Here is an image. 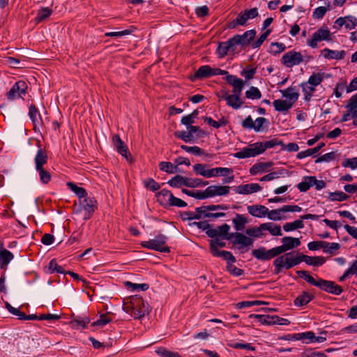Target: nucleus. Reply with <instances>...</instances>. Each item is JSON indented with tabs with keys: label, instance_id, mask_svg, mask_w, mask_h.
<instances>
[{
	"label": "nucleus",
	"instance_id": "f257e3e1",
	"mask_svg": "<svg viewBox=\"0 0 357 357\" xmlns=\"http://www.w3.org/2000/svg\"><path fill=\"white\" fill-rule=\"evenodd\" d=\"M296 273L299 277L303 278L310 284L314 285L327 293L338 296L343 292L342 287L335 284L333 281L326 280L319 278L317 280H315L307 271H297Z\"/></svg>",
	"mask_w": 357,
	"mask_h": 357
},
{
	"label": "nucleus",
	"instance_id": "f03ea898",
	"mask_svg": "<svg viewBox=\"0 0 357 357\" xmlns=\"http://www.w3.org/2000/svg\"><path fill=\"white\" fill-rule=\"evenodd\" d=\"M37 146L38 149L34 158L36 170L38 173L40 181L46 185L51 181L52 178L51 174L43 167L47 163L48 155L46 151L42 149L40 140H37Z\"/></svg>",
	"mask_w": 357,
	"mask_h": 357
},
{
	"label": "nucleus",
	"instance_id": "7ed1b4c3",
	"mask_svg": "<svg viewBox=\"0 0 357 357\" xmlns=\"http://www.w3.org/2000/svg\"><path fill=\"white\" fill-rule=\"evenodd\" d=\"M130 307H123V310L129 312L130 310L134 312L135 319H140L150 312L149 305L138 295L130 297Z\"/></svg>",
	"mask_w": 357,
	"mask_h": 357
},
{
	"label": "nucleus",
	"instance_id": "20e7f679",
	"mask_svg": "<svg viewBox=\"0 0 357 357\" xmlns=\"http://www.w3.org/2000/svg\"><path fill=\"white\" fill-rule=\"evenodd\" d=\"M167 240L168 237L167 236L160 234L154 239L142 242L141 245L150 250L169 253L170 252L169 247L166 245Z\"/></svg>",
	"mask_w": 357,
	"mask_h": 357
},
{
	"label": "nucleus",
	"instance_id": "39448f33",
	"mask_svg": "<svg viewBox=\"0 0 357 357\" xmlns=\"http://www.w3.org/2000/svg\"><path fill=\"white\" fill-rule=\"evenodd\" d=\"M304 61V57L300 52L291 50L284 54L281 58V63L286 68H292Z\"/></svg>",
	"mask_w": 357,
	"mask_h": 357
},
{
	"label": "nucleus",
	"instance_id": "423d86ee",
	"mask_svg": "<svg viewBox=\"0 0 357 357\" xmlns=\"http://www.w3.org/2000/svg\"><path fill=\"white\" fill-rule=\"evenodd\" d=\"M279 248L275 247L270 250H266L264 247H261L258 249L252 250V255L258 260L268 261L275 257H279L280 255Z\"/></svg>",
	"mask_w": 357,
	"mask_h": 357
},
{
	"label": "nucleus",
	"instance_id": "0eeeda50",
	"mask_svg": "<svg viewBox=\"0 0 357 357\" xmlns=\"http://www.w3.org/2000/svg\"><path fill=\"white\" fill-rule=\"evenodd\" d=\"M256 33L257 32L255 29H250L241 35L236 34L231 38L236 46L239 45L241 47V49H244L252 44L251 42L255 38Z\"/></svg>",
	"mask_w": 357,
	"mask_h": 357
},
{
	"label": "nucleus",
	"instance_id": "6e6552de",
	"mask_svg": "<svg viewBox=\"0 0 357 357\" xmlns=\"http://www.w3.org/2000/svg\"><path fill=\"white\" fill-rule=\"evenodd\" d=\"M331 32L327 26H322L312 34L311 39L307 40V45L312 48L318 47L317 43L330 39Z\"/></svg>",
	"mask_w": 357,
	"mask_h": 357
},
{
	"label": "nucleus",
	"instance_id": "1a4fd4ad",
	"mask_svg": "<svg viewBox=\"0 0 357 357\" xmlns=\"http://www.w3.org/2000/svg\"><path fill=\"white\" fill-rule=\"evenodd\" d=\"M319 215L315 214H305L300 216L299 220H296L292 222H287L283 225V229L285 231H291L297 229H303L304 227V220H317L319 218Z\"/></svg>",
	"mask_w": 357,
	"mask_h": 357
},
{
	"label": "nucleus",
	"instance_id": "9d476101",
	"mask_svg": "<svg viewBox=\"0 0 357 357\" xmlns=\"http://www.w3.org/2000/svg\"><path fill=\"white\" fill-rule=\"evenodd\" d=\"M28 85L22 80L15 82L10 91L6 93L7 99L13 100L16 98H21L22 95H25L27 92Z\"/></svg>",
	"mask_w": 357,
	"mask_h": 357
},
{
	"label": "nucleus",
	"instance_id": "9b49d317",
	"mask_svg": "<svg viewBox=\"0 0 357 357\" xmlns=\"http://www.w3.org/2000/svg\"><path fill=\"white\" fill-rule=\"evenodd\" d=\"M229 190L230 187L227 185H210L202 191V199L226 195L229 193Z\"/></svg>",
	"mask_w": 357,
	"mask_h": 357
},
{
	"label": "nucleus",
	"instance_id": "f8f14e48",
	"mask_svg": "<svg viewBox=\"0 0 357 357\" xmlns=\"http://www.w3.org/2000/svg\"><path fill=\"white\" fill-rule=\"evenodd\" d=\"M236 46L235 45L232 38H230L228 40L224 42H220L218 43L216 53L219 58H223L226 56L229 52L231 54H235L236 52Z\"/></svg>",
	"mask_w": 357,
	"mask_h": 357
},
{
	"label": "nucleus",
	"instance_id": "ddd939ff",
	"mask_svg": "<svg viewBox=\"0 0 357 357\" xmlns=\"http://www.w3.org/2000/svg\"><path fill=\"white\" fill-rule=\"evenodd\" d=\"M187 130L188 131H175L174 135L175 136V137L181 139L183 142L188 143L190 142H194L195 139L194 134L201 131L199 126H195L193 125L187 128Z\"/></svg>",
	"mask_w": 357,
	"mask_h": 357
},
{
	"label": "nucleus",
	"instance_id": "4468645a",
	"mask_svg": "<svg viewBox=\"0 0 357 357\" xmlns=\"http://www.w3.org/2000/svg\"><path fill=\"white\" fill-rule=\"evenodd\" d=\"M79 204L86 211L85 219H89L95 211L98 208L97 201L93 197H87L79 200Z\"/></svg>",
	"mask_w": 357,
	"mask_h": 357
},
{
	"label": "nucleus",
	"instance_id": "2eb2a0df",
	"mask_svg": "<svg viewBox=\"0 0 357 357\" xmlns=\"http://www.w3.org/2000/svg\"><path fill=\"white\" fill-rule=\"evenodd\" d=\"M112 142L117 152L122 156L125 157L128 161L132 162V157L129 152L127 145L122 141L119 135H115L113 136Z\"/></svg>",
	"mask_w": 357,
	"mask_h": 357
},
{
	"label": "nucleus",
	"instance_id": "dca6fc26",
	"mask_svg": "<svg viewBox=\"0 0 357 357\" xmlns=\"http://www.w3.org/2000/svg\"><path fill=\"white\" fill-rule=\"evenodd\" d=\"M282 245L278 246L280 253H284L288 250L298 247L301 242L298 238L291 236H284L281 239Z\"/></svg>",
	"mask_w": 357,
	"mask_h": 357
},
{
	"label": "nucleus",
	"instance_id": "f3484780",
	"mask_svg": "<svg viewBox=\"0 0 357 357\" xmlns=\"http://www.w3.org/2000/svg\"><path fill=\"white\" fill-rule=\"evenodd\" d=\"M259 154V148L255 142L252 144H250L247 147H244L241 151L235 153L234 156L236 158L241 159L255 157Z\"/></svg>",
	"mask_w": 357,
	"mask_h": 357
},
{
	"label": "nucleus",
	"instance_id": "a211bd4d",
	"mask_svg": "<svg viewBox=\"0 0 357 357\" xmlns=\"http://www.w3.org/2000/svg\"><path fill=\"white\" fill-rule=\"evenodd\" d=\"M226 240L231 241L234 244H240L241 248L251 245L253 243V240L251 238L239 232L231 233L229 236L226 237Z\"/></svg>",
	"mask_w": 357,
	"mask_h": 357
},
{
	"label": "nucleus",
	"instance_id": "6ab92c4d",
	"mask_svg": "<svg viewBox=\"0 0 357 357\" xmlns=\"http://www.w3.org/2000/svg\"><path fill=\"white\" fill-rule=\"evenodd\" d=\"M261 190V187L258 183H248L236 187L235 192L241 195H249L259 192Z\"/></svg>",
	"mask_w": 357,
	"mask_h": 357
},
{
	"label": "nucleus",
	"instance_id": "aec40b11",
	"mask_svg": "<svg viewBox=\"0 0 357 357\" xmlns=\"http://www.w3.org/2000/svg\"><path fill=\"white\" fill-rule=\"evenodd\" d=\"M29 116L33 125L34 130H36V127L38 126L42 125L43 123L39 111L36 106L33 104H31L29 107Z\"/></svg>",
	"mask_w": 357,
	"mask_h": 357
},
{
	"label": "nucleus",
	"instance_id": "412c9836",
	"mask_svg": "<svg viewBox=\"0 0 357 357\" xmlns=\"http://www.w3.org/2000/svg\"><path fill=\"white\" fill-rule=\"evenodd\" d=\"M248 213L256 218H262L266 215L268 212V208L263 205H251L247 207Z\"/></svg>",
	"mask_w": 357,
	"mask_h": 357
},
{
	"label": "nucleus",
	"instance_id": "4be33fe9",
	"mask_svg": "<svg viewBox=\"0 0 357 357\" xmlns=\"http://www.w3.org/2000/svg\"><path fill=\"white\" fill-rule=\"evenodd\" d=\"M228 72L219 68H211L208 65L202 66V78L210 77L213 75H225Z\"/></svg>",
	"mask_w": 357,
	"mask_h": 357
},
{
	"label": "nucleus",
	"instance_id": "5701e85b",
	"mask_svg": "<svg viewBox=\"0 0 357 357\" xmlns=\"http://www.w3.org/2000/svg\"><path fill=\"white\" fill-rule=\"evenodd\" d=\"M13 258L14 255L10 251L0 246V268L1 269L5 268Z\"/></svg>",
	"mask_w": 357,
	"mask_h": 357
},
{
	"label": "nucleus",
	"instance_id": "b1692460",
	"mask_svg": "<svg viewBox=\"0 0 357 357\" xmlns=\"http://www.w3.org/2000/svg\"><path fill=\"white\" fill-rule=\"evenodd\" d=\"M321 54L328 59H342L344 58L346 52L344 50L337 51L325 48L321 50Z\"/></svg>",
	"mask_w": 357,
	"mask_h": 357
},
{
	"label": "nucleus",
	"instance_id": "393cba45",
	"mask_svg": "<svg viewBox=\"0 0 357 357\" xmlns=\"http://www.w3.org/2000/svg\"><path fill=\"white\" fill-rule=\"evenodd\" d=\"M313 298L314 296L312 294L307 291H303L301 295L295 298L294 304L296 306H303L309 303Z\"/></svg>",
	"mask_w": 357,
	"mask_h": 357
},
{
	"label": "nucleus",
	"instance_id": "a878e982",
	"mask_svg": "<svg viewBox=\"0 0 357 357\" xmlns=\"http://www.w3.org/2000/svg\"><path fill=\"white\" fill-rule=\"evenodd\" d=\"M173 194L170 190L162 189V190L158 192L155 195L158 202L160 205L167 207L169 204V199H171V196Z\"/></svg>",
	"mask_w": 357,
	"mask_h": 357
},
{
	"label": "nucleus",
	"instance_id": "bb28decb",
	"mask_svg": "<svg viewBox=\"0 0 357 357\" xmlns=\"http://www.w3.org/2000/svg\"><path fill=\"white\" fill-rule=\"evenodd\" d=\"M273 105L275 109L280 112L287 113L294 105L292 102H290L286 100H275L273 101Z\"/></svg>",
	"mask_w": 357,
	"mask_h": 357
},
{
	"label": "nucleus",
	"instance_id": "cd10ccee",
	"mask_svg": "<svg viewBox=\"0 0 357 357\" xmlns=\"http://www.w3.org/2000/svg\"><path fill=\"white\" fill-rule=\"evenodd\" d=\"M273 163L272 162H257L255 163L252 167L250 169V174L251 175H255L260 172H267V169L272 167Z\"/></svg>",
	"mask_w": 357,
	"mask_h": 357
},
{
	"label": "nucleus",
	"instance_id": "c85d7f7f",
	"mask_svg": "<svg viewBox=\"0 0 357 357\" xmlns=\"http://www.w3.org/2000/svg\"><path fill=\"white\" fill-rule=\"evenodd\" d=\"M280 92L282 96L289 98V102H292L293 105L298 100L299 97L298 91L292 86H289L285 90H281Z\"/></svg>",
	"mask_w": 357,
	"mask_h": 357
},
{
	"label": "nucleus",
	"instance_id": "c756f323",
	"mask_svg": "<svg viewBox=\"0 0 357 357\" xmlns=\"http://www.w3.org/2000/svg\"><path fill=\"white\" fill-rule=\"evenodd\" d=\"M232 222L236 231H243L245 229V225L248 222V220L243 215L236 213Z\"/></svg>",
	"mask_w": 357,
	"mask_h": 357
},
{
	"label": "nucleus",
	"instance_id": "7c9ffc66",
	"mask_svg": "<svg viewBox=\"0 0 357 357\" xmlns=\"http://www.w3.org/2000/svg\"><path fill=\"white\" fill-rule=\"evenodd\" d=\"M261 228L267 230L273 236H282L281 227L280 225H274L273 222H266L261 224Z\"/></svg>",
	"mask_w": 357,
	"mask_h": 357
},
{
	"label": "nucleus",
	"instance_id": "2f4dec72",
	"mask_svg": "<svg viewBox=\"0 0 357 357\" xmlns=\"http://www.w3.org/2000/svg\"><path fill=\"white\" fill-rule=\"evenodd\" d=\"M324 146H325V143L321 142L317 146H315L312 149H308L305 151L299 152L297 154L296 158L298 159H303L307 156H310V155L319 152Z\"/></svg>",
	"mask_w": 357,
	"mask_h": 357
},
{
	"label": "nucleus",
	"instance_id": "473e14b6",
	"mask_svg": "<svg viewBox=\"0 0 357 357\" xmlns=\"http://www.w3.org/2000/svg\"><path fill=\"white\" fill-rule=\"evenodd\" d=\"M66 185L68 188L76 195L79 200L87 196V192L84 188L79 187L75 183L70 181L68 182Z\"/></svg>",
	"mask_w": 357,
	"mask_h": 357
},
{
	"label": "nucleus",
	"instance_id": "72a5a7b5",
	"mask_svg": "<svg viewBox=\"0 0 357 357\" xmlns=\"http://www.w3.org/2000/svg\"><path fill=\"white\" fill-rule=\"evenodd\" d=\"M90 321L91 319L89 317L86 316L84 317H82L77 316L70 321V324L75 328H78V326H82V328H86Z\"/></svg>",
	"mask_w": 357,
	"mask_h": 357
},
{
	"label": "nucleus",
	"instance_id": "f704fd0d",
	"mask_svg": "<svg viewBox=\"0 0 357 357\" xmlns=\"http://www.w3.org/2000/svg\"><path fill=\"white\" fill-rule=\"evenodd\" d=\"M167 183L174 188H181V186L186 187V177L178 174L169 180Z\"/></svg>",
	"mask_w": 357,
	"mask_h": 357
},
{
	"label": "nucleus",
	"instance_id": "c9c22d12",
	"mask_svg": "<svg viewBox=\"0 0 357 357\" xmlns=\"http://www.w3.org/2000/svg\"><path fill=\"white\" fill-rule=\"evenodd\" d=\"M277 144H280L279 142H277V138H273L269 141L256 142L260 154L263 153L266 149L273 148L277 146Z\"/></svg>",
	"mask_w": 357,
	"mask_h": 357
},
{
	"label": "nucleus",
	"instance_id": "e433bc0d",
	"mask_svg": "<svg viewBox=\"0 0 357 357\" xmlns=\"http://www.w3.org/2000/svg\"><path fill=\"white\" fill-rule=\"evenodd\" d=\"M243 104V102L238 95L229 94V96H227V105L231 107L233 109H239Z\"/></svg>",
	"mask_w": 357,
	"mask_h": 357
},
{
	"label": "nucleus",
	"instance_id": "4c0bfd02",
	"mask_svg": "<svg viewBox=\"0 0 357 357\" xmlns=\"http://www.w3.org/2000/svg\"><path fill=\"white\" fill-rule=\"evenodd\" d=\"M160 169L168 174H174L181 172V169L175 165H173L170 162H161L159 164Z\"/></svg>",
	"mask_w": 357,
	"mask_h": 357
},
{
	"label": "nucleus",
	"instance_id": "58836bf2",
	"mask_svg": "<svg viewBox=\"0 0 357 357\" xmlns=\"http://www.w3.org/2000/svg\"><path fill=\"white\" fill-rule=\"evenodd\" d=\"M52 13V10L51 8L48 7L42 8L38 11L35 20L37 23H40L48 18Z\"/></svg>",
	"mask_w": 357,
	"mask_h": 357
},
{
	"label": "nucleus",
	"instance_id": "ea45409f",
	"mask_svg": "<svg viewBox=\"0 0 357 357\" xmlns=\"http://www.w3.org/2000/svg\"><path fill=\"white\" fill-rule=\"evenodd\" d=\"M283 256H284V265L285 269L288 270L298 265V260L294 257H292V252L285 253Z\"/></svg>",
	"mask_w": 357,
	"mask_h": 357
},
{
	"label": "nucleus",
	"instance_id": "a19ab883",
	"mask_svg": "<svg viewBox=\"0 0 357 357\" xmlns=\"http://www.w3.org/2000/svg\"><path fill=\"white\" fill-rule=\"evenodd\" d=\"M269 125V121L267 119L264 117H258L256 119L255 121V128L254 130L256 132H259L266 130Z\"/></svg>",
	"mask_w": 357,
	"mask_h": 357
},
{
	"label": "nucleus",
	"instance_id": "79ce46f5",
	"mask_svg": "<svg viewBox=\"0 0 357 357\" xmlns=\"http://www.w3.org/2000/svg\"><path fill=\"white\" fill-rule=\"evenodd\" d=\"M111 314V312H107L105 314H100V318L91 324V326H102L110 323L112 321V319L108 316Z\"/></svg>",
	"mask_w": 357,
	"mask_h": 357
},
{
	"label": "nucleus",
	"instance_id": "37998d69",
	"mask_svg": "<svg viewBox=\"0 0 357 357\" xmlns=\"http://www.w3.org/2000/svg\"><path fill=\"white\" fill-rule=\"evenodd\" d=\"M286 49V45L284 43L278 42H273L270 45L269 53L273 55H277Z\"/></svg>",
	"mask_w": 357,
	"mask_h": 357
},
{
	"label": "nucleus",
	"instance_id": "c03bdc74",
	"mask_svg": "<svg viewBox=\"0 0 357 357\" xmlns=\"http://www.w3.org/2000/svg\"><path fill=\"white\" fill-rule=\"evenodd\" d=\"M250 318H256L262 324L266 325H274L273 316L265 315V314H252L249 316Z\"/></svg>",
	"mask_w": 357,
	"mask_h": 357
},
{
	"label": "nucleus",
	"instance_id": "a18cd8bd",
	"mask_svg": "<svg viewBox=\"0 0 357 357\" xmlns=\"http://www.w3.org/2000/svg\"><path fill=\"white\" fill-rule=\"evenodd\" d=\"M324 79L323 74L320 73H313L309 77L308 80L306 82L310 84V85H312L314 86H317L319 85Z\"/></svg>",
	"mask_w": 357,
	"mask_h": 357
},
{
	"label": "nucleus",
	"instance_id": "49530a36",
	"mask_svg": "<svg viewBox=\"0 0 357 357\" xmlns=\"http://www.w3.org/2000/svg\"><path fill=\"white\" fill-rule=\"evenodd\" d=\"M213 255L215 256V257H222L225 260H226L227 261V264L228 263H234L236 261V258L234 257L232 253L229 251L217 250V252H215V254Z\"/></svg>",
	"mask_w": 357,
	"mask_h": 357
},
{
	"label": "nucleus",
	"instance_id": "de8ad7c7",
	"mask_svg": "<svg viewBox=\"0 0 357 357\" xmlns=\"http://www.w3.org/2000/svg\"><path fill=\"white\" fill-rule=\"evenodd\" d=\"M325 258L322 256L318 257H307V259L305 260V263L308 265H312L314 266H319L323 265L325 263Z\"/></svg>",
	"mask_w": 357,
	"mask_h": 357
},
{
	"label": "nucleus",
	"instance_id": "09e8293b",
	"mask_svg": "<svg viewBox=\"0 0 357 357\" xmlns=\"http://www.w3.org/2000/svg\"><path fill=\"white\" fill-rule=\"evenodd\" d=\"M349 196L347 195L346 193L342 192V191H336L333 192H330L328 199L331 201H339L342 202L347 200L349 199Z\"/></svg>",
	"mask_w": 357,
	"mask_h": 357
},
{
	"label": "nucleus",
	"instance_id": "8fccbe9b",
	"mask_svg": "<svg viewBox=\"0 0 357 357\" xmlns=\"http://www.w3.org/2000/svg\"><path fill=\"white\" fill-rule=\"evenodd\" d=\"M285 172H287V170L284 169H282L278 172H270L263 177L260 178L261 181H272L275 178H279L280 176L283 175Z\"/></svg>",
	"mask_w": 357,
	"mask_h": 357
},
{
	"label": "nucleus",
	"instance_id": "3c124183",
	"mask_svg": "<svg viewBox=\"0 0 357 357\" xmlns=\"http://www.w3.org/2000/svg\"><path fill=\"white\" fill-rule=\"evenodd\" d=\"M281 213H285V211L283 210V206L278 209L268 211V213H266V215L268 218H269L271 220H280L282 219V217L281 216Z\"/></svg>",
	"mask_w": 357,
	"mask_h": 357
},
{
	"label": "nucleus",
	"instance_id": "603ef678",
	"mask_svg": "<svg viewBox=\"0 0 357 357\" xmlns=\"http://www.w3.org/2000/svg\"><path fill=\"white\" fill-rule=\"evenodd\" d=\"M246 98L252 100H258L261 97V93L258 89V88L255 86H251L249 90L245 92Z\"/></svg>",
	"mask_w": 357,
	"mask_h": 357
},
{
	"label": "nucleus",
	"instance_id": "864d4df0",
	"mask_svg": "<svg viewBox=\"0 0 357 357\" xmlns=\"http://www.w3.org/2000/svg\"><path fill=\"white\" fill-rule=\"evenodd\" d=\"M124 285L127 288H131L132 290L140 289L141 291H146L149 288V284H146V283L137 284V283H132L130 281L124 282Z\"/></svg>",
	"mask_w": 357,
	"mask_h": 357
},
{
	"label": "nucleus",
	"instance_id": "5fc2aeb1",
	"mask_svg": "<svg viewBox=\"0 0 357 357\" xmlns=\"http://www.w3.org/2000/svg\"><path fill=\"white\" fill-rule=\"evenodd\" d=\"M48 268L50 271V273H53L54 272H56L59 273H63L64 275L66 273L65 269L56 263V261L55 259H52L49 262Z\"/></svg>",
	"mask_w": 357,
	"mask_h": 357
},
{
	"label": "nucleus",
	"instance_id": "6e6d98bb",
	"mask_svg": "<svg viewBox=\"0 0 357 357\" xmlns=\"http://www.w3.org/2000/svg\"><path fill=\"white\" fill-rule=\"evenodd\" d=\"M263 231L264 229L261 228L260 225L259 227L247 229L245 230V234L252 237L260 238L264 236V234L262 232Z\"/></svg>",
	"mask_w": 357,
	"mask_h": 357
},
{
	"label": "nucleus",
	"instance_id": "4d7b16f0",
	"mask_svg": "<svg viewBox=\"0 0 357 357\" xmlns=\"http://www.w3.org/2000/svg\"><path fill=\"white\" fill-rule=\"evenodd\" d=\"M155 352L161 357H182L178 352L169 351L164 347H159Z\"/></svg>",
	"mask_w": 357,
	"mask_h": 357
},
{
	"label": "nucleus",
	"instance_id": "13d9d810",
	"mask_svg": "<svg viewBox=\"0 0 357 357\" xmlns=\"http://www.w3.org/2000/svg\"><path fill=\"white\" fill-rule=\"evenodd\" d=\"M327 6V7L319 6L315 8L312 14L313 17L315 19H322L326 12L331 8L330 3H328Z\"/></svg>",
	"mask_w": 357,
	"mask_h": 357
},
{
	"label": "nucleus",
	"instance_id": "bf43d9fd",
	"mask_svg": "<svg viewBox=\"0 0 357 357\" xmlns=\"http://www.w3.org/2000/svg\"><path fill=\"white\" fill-rule=\"evenodd\" d=\"M143 183L146 188L153 192H155L160 188V185L151 178L144 180Z\"/></svg>",
	"mask_w": 357,
	"mask_h": 357
},
{
	"label": "nucleus",
	"instance_id": "052dcab7",
	"mask_svg": "<svg viewBox=\"0 0 357 357\" xmlns=\"http://www.w3.org/2000/svg\"><path fill=\"white\" fill-rule=\"evenodd\" d=\"M271 33V29H267L264 33H263L260 37L255 41H254L251 46L253 49L259 48L262 43L264 42V40L267 38V37L270 35Z\"/></svg>",
	"mask_w": 357,
	"mask_h": 357
},
{
	"label": "nucleus",
	"instance_id": "680f3d73",
	"mask_svg": "<svg viewBox=\"0 0 357 357\" xmlns=\"http://www.w3.org/2000/svg\"><path fill=\"white\" fill-rule=\"evenodd\" d=\"M310 179L312 186L315 187L316 190H320L326 187V183L323 180H317L316 176H305V180Z\"/></svg>",
	"mask_w": 357,
	"mask_h": 357
},
{
	"label": "nucleus",
	"instance_id": "e2e57ef3",
	"mask_svg": "<svg viewBox=\"0 0 357 357\" xmlns=\"http://www.w3.org/2000/svg\"><path fill=\"white\" fill-rule=\"evenodd\" d=\"M266 304V302L261 301H241L236 304V307L238 309H242L245 307H249L253 305H261Z\"/></svg>",
	"mask_w": 357,
	"mask_h": 357
},
{
	"label": "nucleus",
	"instance_id": "0e129e2a",
	"mask_svg": "<svg viewBox=\"0 0 357 357\" xmlns=\"http://www.w3.org/2000/svg\"><path fill=\"white\" fill-rule=\"evenodd\" d=\"M226 243L225 242L220 240L218 238H216L214 240H211L210 243V247H211V251L213 255L215 254V252H217V250H219L218 247L224 248L225 247Z\"/></svg>",
	"mask_w": 357,
	"mask_h": 357
},
{
	"label": "nucleus",
	"instance_id": "69168bd1",
	"mask_svg": "<svg viewBox=\"0 0 357 357\" xmlns=\"http://www.w3.org/2000/svg\"><path fill=\"white\" fill-rule=\"evenodd\" d=\"M284 256H279L274 260L273 266H274V273L275 274L280 273L282 271V268H284Z\"/></svg>",
	"mask_w": 357,
	"mask_h": 357
},
{
	"label": "nucleus",
	"instance_id": "338daca9",
	"mask_svg": "<svg viewBox=\"0 0 357 357\" xmlns=\"http://www.w3.org/2000/svg\"><path fill=\"white\" fill-rule=\"evenodd\" d=\"M345 20H347L346 24H344V26L348 30H351L356 28L357 26V18L352 15L345 16Z\"/></svg>",
	"mask_w": 357,
	"mask_h": 357
},
{
	"label": "nucleus",
	"instance_id": "774afa93",
	"mask_svg": "<svg viewBox=\"0 0 357 357\" xmlns=\"http://www.w3.org/2000/svg\"><path fill=\"white\" fill-rule=\"evenodd\" d=\"M303 357H327L325 353L314 351L312 349H306L302 354Z\"/></svg>",
	"mask_w": 357,
	"mask_h": 357
}]
</instances>
